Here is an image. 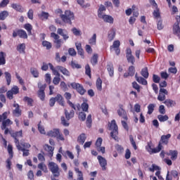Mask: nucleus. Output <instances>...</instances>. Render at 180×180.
Masks as SVG:
<instances>
[{"instance_id":"obj_29","label":"nucleus","mask_w":180,"mask_h":180,"mask_svg":"<svg viewBox=\"0 0 180 180\" xmlns=\"http://www.w3.org/2000/svg\"><path fill=\"white\" fill-rule=\"evenodd\" d=\"M17 148L19 151H22L23 157H27L29 155V150L22 148L20 145H17Z\"/></svg>"},{"instance_id":"obj_41","label":"nucleus","mask_w":180,"mask_h":180,"mask_svg":"<svg viewBox=\"0 0 180 180\" xmlns=\"http://www.w3.org/2000/svg\"><path fill=\"white\" fill-rule=\"evenodd\" d=\"M7 151L9 154V158H13V146H12V145H8Z\"/></svg>"},{"instance_id":"obj_22","label":"nucleus","mask_w":180,"mask_h":180,"mask_svg":"<svg viewBox=\"0 0 180 180\" xmlns=\"http://www.w3.org/2000/svg\"><path fill=\"white\" fill-rule=\"evenodd\" d=\"M54 98H55L56 102H58V103L60 105V106H64L65 105L64 97H63L61 94H58Z\"/></svg>"},{"instance_id":"obj_48","label":"nucleus","mask_w":180,"mask_h":180,"mask_svg":"<svg viewBox=\"0 0 180 180\" xmlns=\"http://www.w3.org/2000/svg\"><path fill=\"white\" fill-rule=\"evenodd\" d=\"M9 116V112H4L2 115H0V122L6 120Z\"/></svg>"},{"instance_id":"obj_28","label":"nucleus","mask_w":180,"mask_h":180,"mask_svg":"<svg viewBox=\"0 0 180 180\" xmlns=\"http://www.w3.org/2000/svg\"><path fill=\"white\" fill-rule=\"evenodd\" d=\"M26 50V44H20L17 46V51L21 54H25Z\"/></svg>"},{"instance_id":"obj_19","label":"nucleus","mask_w":180,"mask_h":180,"mask_svg":"<svg viewBox=\"0 0 180 180\" xmlns=\"http://www.w3.org/2000/svg\"><path fill=\"white\" fill-rule=\"evenodd\" d=\"M100 19H103V22H105V23H110V25H112L114 22L113 17L112 15L104 14L101 17H100Z\"/></svg>"},{"instance_id":"obj_35","label":"nucleus","mask_w":180,"mask_h":180,"mask_svg":"<svg viewBox=\"0 0 180 180\" xmlns=\"http://www.w3.org/2000/svg\"><path fill=\"white\" fill-rule=\"evenodd\" d=\"M24 29L27 30L29 36L32 35V30H33V26L30 23H27L24 25Z\"/></svg>"},{"instance_id":"obj_36","label":"nucleus","mask_w":180,"mask_h":180,"mask_svg":"<svg viewBox=\"0 0 180 180\" xmlns=\"http://www.w3.org/2000/svg\"><path fill=\"white\" fill-rule=\"evenodd\" d=\"M89 44L91 46H96V34H94L93 36L89 39Z\"/></svg>"},{"instance_id":"obj_10","label":"nucleus","mask_w":180,"mask_h":180,"mask_svg":"<svg viewBox=\"0 0 180 180\" xmlns=\"http://www.w3.org/2000/svg\"><path fill=\"white\" fill-rule=\"evenodd\" d=\"M51 37L54 39L53 43L56 44V49H60V47H61V44H63V40L60 39V35L54 32H51Z\"/></svg>"},{"instance_id":"obj_5","label":"nucleus","mask_w":180,"mask_h":180,"mask_svg":"<svg viewBox=\"0 0 180 180\" xmlns=\"http://www.w3.org/2000/svg\"><path fill=\"white\" fill-rule=\"evenodd\" d=\"M110 136H117L119 134V128L116 124V120H112L108 124Z\"/></svg>"},{"instance_id":"obj_15","label":"nucleus","mask_w":180,"mask_h":180,"mask_svg":"<svg viewBox=\"0 0 180 180\" xmlns=\"http://www.w3.org/2000/svg\"><path fill=\"white\" fill-rule=\"evenodd\" d=\"M97 159L98 160V162L102 168V170L106 171V165H108V161L106 159L101 155H98Z\"/></svg>"},{"instance_id":"obj_56","label":"nucleus","mask_w":180,"mask_h":180,"mask_svg":"<svg viewBox=\"0 0 180 180\" xmlns=\"http://www.w3.org/2000/svg\"><path fill=\"white\" fill-rule=\"evenodd\" d=\"M171 136H162L160 141L165 144H168V140Z\"/></svg>"},{"instance_id":"obj_45","label":"nucleus","mask_w":180,"mask_h":180,"mask_svg":"<svg viewBox=\"0 0 180 180\" xmlns=\"http://www.w3.org/2000/svg\"><path fill=\"white\" fill-rule=\"evenodd\" d=\"M158 119L159 122H167V120H168L169 117H168V115H158Z\"/></svg>"},{"instance_id":"obj_40","label":"nucleus","mask_w":180,"mask_h":180,"mask_svg":"<svg viewBox=\"0 0 180 180\" xmlns=\"http://www.w3.org/2000/svg\"><path fill=\"white\" fill-rule=\"evenodd\" d=\"M91 63L92 65H96L98 64V54L94 53L91 58Z\"/></svg>"},{"instance_id":"obj_64","label":"nucleus","mask_w":180,"mask_h":180,"mask_svg":"<svg viewBox=\"0 0 180 180\" xmlns=\"http://www.w3.org/2000/svg\"><path fill=\"white\" fill-rule=\"evenodd\" d=\"M60 86L64 92H65V91H68V87L67 86V84H65L64 82H60Z\"/></svg>"},{"instance_id":"obj_53","label":"nucleus","mask_w":180,"mask_h":180,"mask_svg":"<svg viewBox=\"0 0 180 180\" xmlns=\"http://www.w3.org/2000/svg\"><path fill=\"white\" fill-rule=\"evenodd\" d=\"M86 119V114L84 112H81L79 113V120H82V122H85Z\"/></svg>"},{"instance_id":"obj_16","label":"nucleus","mask_w":180,"mask_h":180,"mask_svg":"<svg viewBox=\"0 0 180 180\" xmlns=\"http://www.w3.org/2000/svg\"><path fill=\"white\" fill-rule=\"evenodd\" d=\"M165 95H168V91H167L165 89L160 88L158 100H159L160 102H163V101H165L166 98Z\"/></svg>"},{"instance_id":"obj_13","label":"nucleus","mask_w":180,"mask_h":180,"mask_svg":"<svg viewBox=\"0 0 180 180\" xmlns=\"http://www.w3.org/2000/svg\"><path fill=\"white\" fill-rule=\"evenodd\" d=\"M13 106V108H15L13 110V116H15V117H19L20 116H22V110H20V105L18 103H16V101L14 102Z\"/></svg>"},{"instance_id":"obj_30","label":"nucleus","mask_w":180,"mask_h":180,"mask_svg":"<svg viewBox=\"0 0 180 180\" xmlns=\"http://www.w3.org/2000/svg\"><path fill=\"white\" fill-rule=\"evenodd\" d=\"M6 53L5 52H0V65H5L6 64Z\"/></svg>"},{"instance_id":"obj_11","label":"nucleus","mask_w":180,"mask_h":180,"mask_svg":"<svg viewBox=\"0 0 180 180\" xmlns=\"http://www.w3.org/2000/svg\"><path fill=\"white\" fill-rule=\"evenodd\" d=\"M126 58L128 61V63H131V64L134 65V63H136V59L134 58V56L131 53V49L127 48L126 50Z\"/></svg>"},{"instance_id":"obj_38","label":"nucleus","mask_w":180,"mask_h":180,"mask_svg":"<svg viewBox=\"0 0 180 180\" xmlns=\"http://www.w3.org/2000/svg\"><path fill=\"white\" fill-rule=\"evenodd\" d=\"M4 75L6 79L7 85H11V82H12V75L8 72H5Z\"/></svg>"},{"instance_id":"obj_55","label":"nucleus","mask_w":180,"mask_h":180,"mask_svg":"<svg viewBox=\"0 0 180 180\" xmlns=\"http://www.w3.org/2000/svg\"><path fill=\"white\" fill-rule=\"evenodd\" d=\"M85 74L91 78V67L89 66V64H87L85 66Z\"/></svg>"},{"instance_id":"obj_24","label":"nucleus","mask_w":180,"mask_h":180,"mask_svg":"<svg viewBox=\"0 0 180 180\" xmlns=\"http://www.w3.org/2000/svg\"><path fill=\"white\" fill-rule=\"evenodd\" d=\"M108 41H112L115 37H116V30L115 28H112L109 32H108Z\"/></svg>"},{"instance_id":"obj_23","label":"nucleus","mask_w":180,"mask_h":180,"mask_svg":"<svg viewBox=\"0 0 180 180\" xmlns=\"http://www.w3.org/2000/svg\"><path fill=\"white\" fill-rule=\"evenodd\" d=\"M75 46L77 50V53L82 58H84V49H82V44L81 43L76 42Z\"/></svg>"},{"instance_id":"obj_58","label":"nucleus","mask_w":180,"mask_h":180,"mask_svg":"<svg viewBox=\"0 0 180 180\" xmlns=\"http://www.w3.org/2000/svg\"><path fill=\"white\" fill-rule=\"evenodd\" d=\"M10 91L13 93V94L18 95L19 93V87H18V86H13Z\"/></svg>"},{"instance_id":"obj_25","label":"nucleus","mask_w":180,"mask_h":180,"mask_svg":"<svg viewBox=\"0 0 180 180\" xmlns=\"http://www.w3.org/2000/svg\"><path fill=\"white\" fill-rule=\"evenodd\" d=\"M163 103H165V105H166V106L167 108H172L174 106H175V105H176V102H175V101L174 100H171V99H166Z\"/></svg>"},{"instance_id":"obj_57","label":"nucleus","mask_w":180,"mask_h":180,"mask_svg":"<svg viewBox=\"0 0 180 180\" xmlns=\"http://www.w3.org/2000/svg\"><path fill=\"white\" fill-rule=\"evenodd\" d=\"M6 168L7 169L10 170L11 169V167H12V158H8L6 161Z\"/></svg>"},{"instance_id":"obj_51","label":"nucleus","mask_w":180,"mask_h":180,"mask_svg":"<svg viewBox=\"0 0 180 180\" xmlns=\"http://www.w3.org/2000/svg\"><path fill=\"white\" fill-rule=\"evenodd\" d=\"M136 72V69L134 66H129L128 69V73L129 74V77H133Z\"/></svg>"},{"instance_id":"obj_31","label":"nucleus","mask_w":180,"mask_h":180,"mask_svg":"<svg viewBox=\"0 0 180 180\" xmlns=\"http://www.w3.org/2000/svg\"><path fill=\"white\" fill-rule=\"evenodd\" d=\"M107 70L108 71L110 77H113V75H115V69L113 68V64H108Z\"/></svg>"},{"instance_id":"obj_18","label":"nucleus","mask_w":180,"mask_h":180,"mask_svg":"<svg viewBox=\"0 0 180 180\" xmlns=\"http://www.w3.org/2000/svg\"><path fill=\"white\" fill-rule=\"evenodd\" d=\"M118 115L124 120H127V112L123 109V105H120V109L117 110Z\"/></svg>"},{"instance_id":"obj_42","label":"nucleus","mask_w":180,"mask_h":180,"mask_svg":"<svg viewBox=\"0 0 180 180\" xmlns=\"http://www.w3.org/2000/svg\"><path fill=\"white\" fill-rule=\"evenodd\" d=\"M141 75L143 77V78H148V68H144L141 70Z\"/></svg>"},{"instance_id":"obj_34","label":"nucleus","mask_w":180,"mask_h":180,"mask_svg":"<svg viewBox=\"0 0 180 180\" xmlns=\"http://www.w3.org/2000/svg\"><path fill=\"white\" fill-rule=\"evenodd\" d=\"M47 136H60V129H53L48 132Z\"/></svg>"},{"instance_id":"obj_52","label":"nucleus","mask_w":180,"mask_h":180,"mask_svg":"<svg viewBox=\"0 0 180 180\" xmlns=\"http://www.w3.org/2000/svg\"><path fill=\"white\" fill-rule=\"evenodd\" d=\"M23 101L24 102H27L29 106H32V105H33V100L32 99V98L25 96L24 97Z\"/></svg>"},{"instance_id":"obj_14","label":"nucleus","mask_w":180,"mask_h":180,"mask_svg":"<svg viewBox=\"0 0 180 180\" xmlns=\"http://www.w3.org/2000/svg\"><path fill=\"white\" fill-rule=\"evenodd\" d=\"M58 34L60 36H62L63 40L66 41V40H68L70 39V36L68 35V31L65 29L58 28L57 30Z\"/></svg>"},{"instance_id":"obj_60","label":"nucleus","mask_w":180,"mask_h":180,"mask_svg":"<svg viewBox=\"0 0 180 180\" xmlns=\"http://www.w3.org/2000/svg\"><path fill=\"white\" fill-rule=\"evenodd\" d=\"M157 27L158 30H162V29H164V25H162V20L161 18L158 21Z\"/></svg>"},{"instance_id":"obj_39","label":"nucleus","mask_w":180,"mask_h":180,"mask_svg":"<svg viewBox=\"0 0 180 180\" xmlns=\"http://www.w3.org/2000/svg\"><path fill=\"white\" fill-rule=\"evenodd\" d=\"M9 16V13L6 11H1L0 13V20H5Z\"/></svg>"},{"instance_id":"obj_32","label":"nucleus","mask_w":180,"mask_h":180,"mask_svg":"<svg viewBox=\"0 0 180 180\" xmlns=\"http://www.w3.org/2000/svg\"><path fill=\"white\" fill-rule=\"evenodd\" d=\"M65 115L67 120H70V119H72L74 115H75V112L74 110H72L70 112H68V110H65Z\"/></svg>"},{"instance_id":"obj_59","label":"nucleus","mask_w":180,"mask_h":180,"mask_svg":"<svg viewBox=\"0 0 180 180\" xmlns=\"http://www.w3.org/2000/svg\"><path fill=\"white\" fill-rule=\"evenodd\" d=\"M60 81H61V78H60V76H56L53 79V84L54 85H58L60 84Z\"/></svg>"},{"instance_id":"obj_61","label":"nucleus","mask_w":180,"mask_h":180,"mask_svg":"<svg viewBox=\"0 0 180 180\" xmlns=\"http://www.w3.org/2000/svg\"><path fill=\"white\" fill-rule=\"evenodd\" d=\"M85 140H86V138L84 136H79L77 138V141L79 144H84Z\"/></svg>"},{"instance_id":"obj_47","label":"nucleus","mask_w":180,"mask_h":180,"mask_svg":"<svg viewBox=\"0 0 180 180\" xmlns=\"http://www.w3.org/2000/svg\"><path fill=\"white\" fill-rule=\"evenodd\" d=\"M155 104L150 103L148 105V115H151L154 112Z\"/></svg>"},{"instance_id":"obj_17","label":"nucleus","mask_w":180,"mask_h":180,"mask_svg":"<svg viewBox=\"0 0 180 180\" xmlns=\"http://www.w3.org/2000/svg\"><path fill=\"white\" fill-rule=\"evenodd\" d=\"M64 96L65 99L68 101L67 103L69 105V106H70V108L74 109V110H77V108L75 107V105H74V103H72V102L70 101V99H71V98L72 97V95L70 93L65 92L64 94Z\"/></svg>"},{"instance_id":"obj_44","label":"nucleus","mask_w":180,"mask_h":180,"mask_svg":"<svg viewBox=\"0 0 180 180\" xmlns=\"http://www.w3.org/2000/svg\"><path fill=\"white\" fill-rule=\"evenodd\" d=\"M30 72L34 78H39V71L35 68H31Z\"/></svg>"},{"instance_id":"obj_8","label":"nucleus","mask_w":180,"mask_h":180,"mask_svg":"<svg viewBox=\"0 0 180 180\" xmlns=\"http://www.w3.org/2000/svg\"><path fill=\"white\" fill-rule=\"evenodd\" d=\"M11 124H13V122L10 119H7L2 122L1 130H4V134H11V131L6 127L11 126Z\"/></svg>"},{"instance_id":"obj_7","label":"nucleus","mask_w":180,"mask_h":180,"mask_svg":"<svg viewBox=\"0 0 180 180\" xmlns=\"http://www.w3.org/2000/svg\"><path fill=\"white\" fill-rule=\"evenodd\" d=\"M46 86H47V84H41L40 83L38 84L39 91L37 92V95L39 99H41L42 101H44V99L46 98V93H44V91L46 90Z\"/></svg>"},{"instance_id":"obj_63","label":"nucleus","mask_w":180,"mask_h":180,"mask_svg":"<svg viewBox=\"0 0 180 180\" xmlns=\"http://www.w3.org/2000/svg\"><path fill=\"white\" fill-rule=\"evenodd\" d=\"M72 32L75 36H81V30H79L75 27H73L72 29Z\"/></svg>"},{"instance_id":"obj_9","label":"nucleus","mask_w":180,"mask_h":180,"mask_svg":"<svg viewBox=\"0 0 180 180\" xmlns=\"http://www.w3.org/2000/svg\"><path fill=\"white\" fill-rule=\"evenodd\" d=\"M19 37L20 39H27V33L23 30H15L13 31V37Z\"/></svg>"},{"instance_id":"obj_1","label":"nucleus","mask_w":180,"mask_h":180,"mask_svg":"<svg viewBox=\"0 0 180 180\" xmlns=\"http://www.w3.org/2000/svg\"><path fill=\"white\" fill-rule=\"evenodd\" d=\"M49 65L53 75H56V77H60V72H58V71H60V72H62L63 75H66V77H70V71H68L67 68L60 65H58L54 68V66L51 63H49Z\"/></svg>"},{"instance_id":"obj_49","label":"nucleus","mask_w":180,"mask_h":180,"mask_svg":"<svg viewBox=\"0 0 180 180\" xmlns=\"http://www.w3.org/2000/svg\"><path fill=\"white\" fill-rule=\"evenodd\" d=\"M81 108L83 112H88V109H89V105L86 102H83L81 105Z\"/></svg>"},{"instance_id":"obj_21","label":"nucleus","mask_w":180,"mask_h":180,"mask_svg":"<svg viewBox=\"0 0 180 180\" xmlns=\"http://www.w3.org/2000/svg\"><path fill=\"white\" fill-rule=\"evenodd\" d=\"M173 34H174L175 36H177V37H179V39H180V27H179V24H174L173 25Z\"/></svg>"},{"instance_id":"obj_6","label":"nucleus","mask_w":180,"mask_h":180,"mask_svg":"<svg viewBox=\"0 0 180 180\" xmlns=\"http://www.w3.org/2000/svg\"><path fill=\"white\" fill-rule=\"evenodd\" d=\"M70 86L73 89H75L79 95L82 96L86 94V90L84 88V86L79 83L72 82L70 84Z\"/></svg>"},{"instance_id":"obj_3","label":"nucleus","mask_w":180,"mask_h":180,"mask_svg":"<svg viewBox=\"0 0 180 180\" xmlns=\"http://www.w3.org/2000/svg\"><path fill=\"white\" fill-rule=\"evenodd\" d=\"M60 18L64 23H69V25H72V20H74V13L70 11H65V14L60 15Z\"/></svg>"},{"instance_id":"obj_20","label":"nucleus","mask_w":180,"mask_h":180,"mask_svg":"<svg viewBox=\"0 0 180 180\" xmlns=\"http://www.w3.org/2000/svg\"><path fill=\"white\" fill-rule=\"evenodd\" d=\"M166 155L170 156L172 161H175L178 158V150H170L169 152L166 153Z\"/></svg>"},{"instance_id":"obj_26","label":"nucleus","mask_w":180,"mask_h":180,"mask_svg":"<svg viewBox=\"0 0 180 180\" xmlns=\"http://www.w3.org/2000/svg\"><path fill=\"white\" fill-rule=\"evenodd\" d=\"M11 8H13V9H15V11H17V12H20L21 13L25 12V8H23L22 6L17 4H11Z\"/></svg>"},{"instance_id":"obj_50","label":"nucleus","mask_w":180,"mask_h":180,"mask_svg":"<svg viewBox=\"0 0 180 180\" xmlns=\"http://www.w3.org/2000/svg\"><path fill=\"white\" fill-rule=\"evenodd\" d=\"M38 168L39 169H41V171H43L44 172L46 173L49 171L47 170V166H46V165H44V163H39L38 165Z\"/></svg>"},{"instance_id":"obj_37","label":"nucleus","mask_w":180,"mask_h":180,"mask_svg":"<svg viewBox=\"0 0 180 180\" xmlns=\"http://www.w3.org/2000/svg\"><path fill=\"white\" fill-rule=\"evenodd\" d=\"M86 124L89 129H91V127H92V115L91 114L87 116Z\"/></svg>"},{"instance_id":"obj_46","label":"nucleus","mask_w":180,"mask_h":180,"mask_svg":"<svg viewBox=\"0 0 180 180\" xmlns=\"http://www.w3.org/2000/svg\"><path fill=\"white\" fill-rule=\"evenodd\" d=\"M38 130L41 134H46V130L44 129V127L41 125V121H40L38 124Z\"/></svg>"},{"instance_id":"obj_27","label":"nucleus","mask_w":180,"mask_h":180,"mask_svg":"<svg viewBox=\"0 0 180 180\" xmlns=\"http://www.w3.org/2000/svg\"><path fill=\"white\" fill-rule=\"evenodd\" d=\"M135 78H136V80L137 81V82H139V84H141V85H147V84H148L147 80L146 79H144L143 77H138L137 74H136Z\"/></svg>"},{"instance_id":"obj_54","label":"nucleus","mask_w":180,"mask_h":180,"mask_svg":"<svg viewBox=\"0 0 180 180\" xmlns=\"http://www.w3.org/2000/svg\"><path fill=\"white\" fill-rule=\"evenodd\" d=\"M42 46L46 48V50H50L51 49V43L49 42L48 41H43Z\"/></svg>"},{"instance_id":"obj_62","label":"nucleus","mask_w":180,"mask_h":180,"mask_svg":"<svg viewBox=\"0 0 180 180\" xmlns=\"http://www.w3.org/2000/svg\"><path fill=\"white\" fill-rule=\"evenodd\" d=\"M115 149L120 154H122V153L124 151V148H123L122 146L119 144L115 145Z\"/></svg>"},{"instance_id":"obj_2","label":"nucleus","mask_w":180,"mask_h":180,"mask_svg":"<svg viewBox=\"0 0 180 180\" xmlns=\"http://www.w3.org/2000/svg\"><path fill=\"white\" fill-rule=\"evenodd\" d=\"M146 150L149 153V154H157V153H160V151L162 150V145L161 144V142H160L158 147L154 148L153 142L150 141L148 142V144L146 146Z\"/></svg>"},{"instance_id":"obj_4","label":"nucleus","mask_w":180,"mask_h":180,"mask_svg":"<svg viewBox=\"0 0 180 180\" xmlns=\"http://www.w3.org/2000/svg\"><path fill=\"white\" fill-rule=\"evenodd\" d=\"M49 171L53 174V176L58 178L60 176V167H58V165H57L54 162H51L48 165Z\"/></svg>"},{"instance_id":"obj_12","label":"nucleus","mask_w":180,"mask_h":180,"mask_svg":"<svg viewBox=\"0 0 180 180\" xmlns=\"http://www.w3.org/2000/svg\"><path fill=\"white\" fill-rule=\"evenodd\" d=\"M120 41L119 40H116L114 41L113 44L112 46H110V50H115V54H117V56H119V54H120Z\"/></svg>"},{"instance_id":"obj_33","label":"nucleus","mask_w":180,"mask_h":180,"mask_svg":"<svg viewBox=\"0 0 180 180\" xmlns=\"http://www.w3.org/2000/svg\"><path fill=\"white\" fill-rule=\"evenodd\" d=\"M105 11H106V7H105V6H103V4H101L98 10V18H101L102 16H103V12H105Z\"/></svg>"},{"instance_id":"obj_43","label":"nucleus","mask_w":180,"mask_h":180,"mask_svg":"<svg viewBox=\"0 0 180 180\" xmlns=\"http://www.w3.org/2000/svg\"><path fill=\"white\" fill-rule=\"evenodd\" d=\"M96 89L98 91H102V79L101 77H98L96 82Z\"/></svg>"}]
</instances>
